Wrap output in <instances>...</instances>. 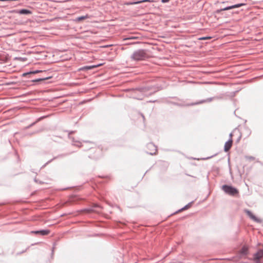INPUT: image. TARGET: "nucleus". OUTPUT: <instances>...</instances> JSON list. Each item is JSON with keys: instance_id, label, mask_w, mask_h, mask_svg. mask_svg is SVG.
<instances>
[{"instance_id": "f257e3e1", "label": "nucleus", "mask_w": 263, "mask_h": 263, "mask_svg": "<svg viewBox=\"0 0 263 263\" xmlns=\"http://www.w3.org/2000/svg\"><path fill=\"white\" fill-rule=\"evenodd\" d=\"M222 190L227 194L234 196L238 194V191L231 186L224 185L222 186Z\"/></svg>"}, {"instance_id": "f03ea898", "label": "nucleus", "mask_w": 263, "mask_h": 263, "mask_svg": "<svg viewBox=\"0 0 263 263\" xmlns=\"http://www.w3.org/2000/svg\"><path fill=\"white\" fill-rule=\"evenodd\" d=\"M146 57L145 52L143 50L136 51L133 55L132 58L135 60H143Z\"/></svg>"}, {"instance_id": "7ed1b4c3", "label": "nucleus", "mask_w": 263, "mask_h": 263, "mask_svg": "<svg viewBox=\"0 0 263 263\" xmlns=\"http://www.w3.org/2000/svg\"><path fill=\"white\" fill-rule=\"evenodd\" d=\"M146 152L150 155H155L157 152V147L153 143H148L146 146Z\"/></svg>"}, {"instance_id": "20e7f679", "label": "nucleus", "mask_w": 263, "mask_h": 263, "mask_svg": "<svg viewBox=\"0 0 263 263\" xmlns=\"http://www.w3.org/2000/svg\"><path fill=\"white\" fill-rule=\"evenodd\" d=\"M246 213L249 216V217L252 219L253 220L257 222H261L262 220L259 218L256 217L251 212L247 210L246 211Z\"/></svg>"}, {"instance_id": "39448f33", "label": "nucleus", "mask_w": 263, "mask_h": 263, "mask_svg": "<svg viewBox=\"0 0 263 263\" xmlns=\"http://www.w3.org/2000/svg\"><path fill=\"white\" fill-rule=\"evenodd\" d=\"M245 5V4H242V3L234 5H233V6H231L226 7V8H224L223 9H221V10H218L217 11V12H220L221 11H226V10H230V9H233V8H239V7H240L241 6H243Z\"/></svg>"}, {"instance_id": "423d86ee", "label": "nucleus", "mask_w": 263, "mask_h": 263, "mask_svg": "<svg viewBox=\"0 0 263 263\" xmlns=\"http://www.w3.org/2000/svg\"><path fill=\"white\" fill-rule=\"evenodd\" d=\"M263 257V250H259L254 256V260L258 263L259 259Z\"/></svg>"}, {"instance_id": "0eeeda50", "label": "nucleus", "mask_w": 263, "mask_h": 263, "mask_svg": "<svg viewBox=\"0 0 263 263\" xmlns=\"http://www.w3.org/2000/svg\"><path fill=\"white\" fill-rule=\"evenodd\" d=\"M10 12L17 13H19L20 14H29L32 13L31 11L27 10V9H22L20 10H14L11 11Z\"/></svg>"}, {"instance_id": "6e6552de", "label": "nucleus", "mask_w": 263, "mask_h": 263, "mask_svg": "<svg viewBox=\"0 0 263 263\" xmlns=\"http://www.w3.org/2000/svg\"><path fill=\"white\" fill-rule=\"evenodd\" d=\"M233 141L232 139L229 140L227 141L224 145V151L228 152L231 148L232 145Z\"/></svg>"}, {"instance_id": "1a4fd4ad", "label": "nucleus", "mask_w": 263, "mask_h": 263, "mask_svg": "<svg viewBox=\"0 0 263 263\" xmlns=\"http://www.w3.org/2000/svg\"><path fill=\"white\" fill-rule=\"evenodd\" d=\"M154 1L153 0H142L140 1L135 2H131L127 3V5H135V4H139L144 2H154Z\"/></svg>"}, {"instance_id": "9d476101", "label": "nucleus", "mask_w": 263, "mask_h": 263, "mask_svg": "<svg viewBox=\"0 0 263 263\" xmlns=\"http://www.w3.org/2000/svg\"><path fill=\"white\" fill-rule=\"evenodd\" d=\"M36 234H41L42 235H48L49 233V231L48 230H42L39 231L35 232Z\"/></svg>"}, {"instance_id": "9b49d317", "label": "nucleus", "mask_w": 263, "mask_h": 263, "mask_svg": "<svg viewBox=\"0 0 263 263\" xmlns=\"http://www.w3.org/2000/svg\"><path fill=\"white\" fill-rule=\"evenodd\" d=\"M89 17L88 15H86L85 16H80L76 18V21L78 22H80L82 20H84L85 19L88 18Z\"/></svg>"}, {"instance_id": "f8f14e48", "label": "nucleus", "mask_w": 263, "mask_h": 263, "mask_svg": "<svg viewBox=\"0 0 263 263\" xmlns=\"http://www.w3.org/2000/svg\"><path fill=\"white\" fill-rule=\"evenodd\" d=\"M248 250V248L247 246H244L241 249V253L242 254H246Z\"/></svg>"}, {"instance_id": "ddd939ff", "label": "nucleus", "mask_w": 263, "mask_h": 263, "mask_svg": "<svg viewBox=\"0 0 263 263\" xmlns=\"http://www.w3.org/2000/svg\"><path fill=\"white\" fill-rule=\"evenodd\" d=\"M101 65H102V64H99V65H98L97 66H89V67H86L84 68L85 69H92V68H93L97 67H98L99 66H101Z\"/></svg>"}, {"instance_id": "4468645a", "label": "nucleus", "mask_w": 263, "mask_h": 263, "mask_svg": "<svg viewBox=\"0 0 263 263\" xmlns=\"http://www.w3.org/2000/svg\"><path fill=\"white\" fill-rule=\"evenodd\" d=\"M170 0H162L161 2L162 3H167Z\"/></svg>"}, {"instance_id": "2eb2a0df", "label": "nucleus", "mask_w": 263, "mask_h": 263, "mask_svg": "<svg viewBox=\"0 0 263 263\" xmlns=\"http://www.w3.org/2000/svg\"><path fill=\"white\" fill-rule=\"evenodd\" d=\"M211 39V37H203L202 39V40H206V39Z\"/></svg>"}, {"instance_id": "dca6fc26", "label": "nucleus", "mask_w": 263, "mask_h": 263, "mask_svg": "<svg viewBox=\"0 0 263 263\" xmlns=\"http://www.w3.org/2000/svg\"><path fill=\"white\" fill-rule=\"evenodd\" d=\"M37 72H38V71H34V72H30V73H36Z\"/></svg>"}, {"instance_id": "f3484780", "label": "nucleus", "mask_w": 263, "mask_h": 263, "mask_svg": "<svg viewBox=\"0 0 263 263\" xmlns=\"http://www.w3.org/2000/svg\"><path fill=\"white\" fill-rule=\"evenodd\" d=\"M28 74H29V73H25L23 74V76H26V75H27Z\"/></svg>"}]
</instances>
